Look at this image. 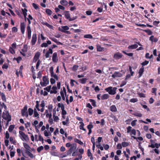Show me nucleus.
<instances>
[{
    "mask_svg": "<svg viewBox=\"0 0 160 160\" xmlns=\"http://www.w3.org/2000/svg\"><path fill=\"white\" fill-rule=\"evenodd\" d=\"M38 138V140L40 141H42V142H43L44 140L43 138L41 136V135L40 134H39V135Z\"/></svg>",
    "mask_w": 160,
    "mask_h": 160,
    "instance_id": "obj_57",
    "label": "nucleus"
},
{
    "mask_svg": "<svg viewBox=\"0 0 160 160\" xmlns=\"http://www.w3.org/2000/svg\"><path fill=\"white\" fill-rule=\"evenodd\" d=\"M46 12L47 14L49 15L50 16L52 15V11L49 9H47L46 10Z\"/></svg>",
    "mask_w": 160,
    "mask_h": 160,
    "instance_id": "obj_28",
    "label": "nucleus"
},
{
    "mask_svg": "<svg viewBox=\"0 0 160 160\" xmlns=\"http://www.w3.org/2000/svg\"><path fill=\"white\" fill-rule=\"evenodd\" d=\"M149 63V61L145 60L141 63V65H142V66H145L147 65Z\"/></svg>",
    "mask_w": 160,
    "mask_h": 160,
    "instance_id": "obj_53",
    "label": "nucleus"
},
{
    "mask_svg": "<svg viewBox=\"0 0 160 160\" xmlns=\"http://www.w3.org/2000/svg\"><path fill=\"white\" fill-rule=\"evenodd\" d=\"M32 5L33 8L36 10L39 9L38 5L35 3H32Z\"/></svg>",
    "mask_w": 160,
    "mask_h": 160,
    "instance_id": "obj_43",
    "label": "nucleus"
},
{
    "mask_svg": "<svg viewBox=\"0 0 160 160\" xmlns=\"http://www.w3.org/2000/svg\"><path fill=\"white\" fill-rule=\"evenodd\" d=\"M42 72L41 71H39L38 73V77L37 78H40L42 77Z\"/></svg>",
    "mask_w": 160,
    "mask_h": 160,
    "instance_id": "obj_55",
    "label": "nucleus"
},
{
    "mask_svg": "<svg viewBox=\"0 0 160 160\" xmlns=\"http://www.w3.org/2000/svg\"><path fill=\"white\" fill-rule=\"evenodd\" d=\"M22 10L23 12L24 17H25L27 15V12L28 11L27 10L26 8H24V9L22 8Z\"/></svg>",
    "mask_w": 160,
    "mask_h": 160,
    "instance_id": "obj_31",
    "label": "nucleus"
},
{
    "mask_svg": "<svg viewBox=\"0 0 160 160\" xmlns=\"http://www.w3.org/2000/svg\"><path fill=\"white\" fill-rule=\"evenodd\" d=\"M41 63V61L40 60H38L37 63L36 65V68L38 69L40 64Z\"/></svg>",
    "mask_w": 160,
    "mask_h": 160,
    "instance_id": "obj_42",
    "label": "nucleus"
},
{
    "mask_svg": "<svg viewBox=\"0 0 160 160\" xmlns=\"http://www.w3.org/2000/svg\"><path fill=\"white\" fill-rule=\"evenodd\" d=\"M69 122V118H66V120L65 121H63L62 122V123L63 125H67L68 126V125L67 124V123H68Z\"/></svg>",
    "mask_w": 160,
    "mask_h": 160,
    "instance_id": "obj_37",
    "label": "nucleus"
},
{
    "mask_svg": "<svg viewBox=\"0 0 160 160\" xmlns=\"http://www.w3.org/2000/svg\"><path fill=\"white\" fill-rule=\"evenodd\" d=\"M50 39L52 41H53L54 42H55V43H57V44L58 45H62V43H61V42H59V41H58V40H57V39H56V38H54V37H51V38H50Z\"/></svg>",
    "mask_w": 160,
    "mask_h": 160,
    "instance_id": "obj_15",
    "label": "nucleus"
},
{
    "mask_svg": "<svg viewBox=\"0 0 160 160\" xmlns=\"http://www.w3.org/2000/svg\"><path fill=\"white\" fill-rule=\"evenodd\" d=\"M28 107L26 105L24 107L23 109L21 110V114L22 116H25L26 118H28V114L27 111Z\"/></svg>",
    "mask_w": 160,
    "mask_h": 160,
    "instance_id": "obj_5",
    "label": "nucleus"
},
{
    "mask_svg": "<svg viewBox=\"0 0 160 160\" xmlns=\"http://www.w3.org/2000/svg\"><path fill=\"white\" fill-rule=\"evenodd\" d=\"M52 61L54 62H57L58 61L57 58V53L56 52H54L52 55Z\"/></svg>",
    "mask_w": 160,
    "mask_h": 160,
    "instance_id": "obj_13",
    "label": "nucleus"
},
{
    "mask_svg": "<svg viewBox=\"0 0 160 160\" xmlns=\"http://www.w3.org/2000/svg\"><path fill=\"white\" fill-rule=\"evenodd\" d=\"M97 11L99 12H102L103 11V6L98 8L97 9Z\"/></svg>",
    "mask_w": 160,
    "mask_h": 160,
    "instance_id": "obj_56",
    "label": "nucleus"
},
{
    "mask_svg": "<svg viewBox=\"0 0 160 160\" xmlns=\"http://www.w3.org/2000/svg\"><path fill=\"white\" fill-rule=\"evenodd\" d=\"M110 110L113 112H116L117 111V108L115 105L111 106L110 107Z\"/></svg>",
    "mask_w": 160,
    "mask_h": 160,
    "instance_id": "obj_16",
    "label": "nucleus"
},
{
    "mask_svg": "<svg viewBox=\"0 0 160 160\" xmlns=\"http://www.w3.org/2000/svg\"><path fill=\"white\" fill-rule=\"evenodd\" d=\"M122 148V146L120 143L118 144L117 146V149H121Z\"/></svg>",
    "mask_w": 160,
    "mask_h": 160,
    "instance_id": "obj_64",
    "label": "nucleus"
},
{
    "mask_svg": "<svg viewBox=\"0 0 160 160\" xmlns=\"http://www.w3.org/2000/svg\"><path fill=\"white\" fill-rule=\"evenodd\" d=\"M53 118L54 121L56 122H57L59 119L58 116H55V115H53Z\"/></svg>",
    "mask_w": 160,
    "mask_h": 160,
    "instance_id": "obj_49",
    "label": "nucleus"
},
{
    "mask_svg": "<svg viewBox=\"0 0 160 160\" xmlns=\"http://www.w3.org/2000/svg\"><path fill=\"white\" fill-rule=\"evenodd\" d=\"M9 140L12 144H15L16 143V141L14 140L13 138L12 137H11L9 138Z\"/></svg>",
    "mask_w": 160,
    "mask_h": 160,
    "instance_id": "obj_34",
    "label": "nucleus"
},
{
    "mask_svg": "<svg viewBox=\"0 0 160 160\" xmlns=\"http://www.w3.org/2000/svg\"><path fill=\"white\" fill-rule=\"evenodd\" d=\"M89 101L93 107H95L96 106V102L95 100L92 99H90Z\"/></svg>",
    "mask_w": 160,
    "mask_h": 160,
    "instance_id": "obj_35",
    "label": "nucleus"
},
{
    "mask_svg": "<svg viewBox=\"0 0 160 160\" xmlns=\"http://www.w3.org/2000/svg\"><path fill=\"white\" fill-rule=\"evenodd\" d=\"M78 66L77 65H74L73 67L72 70L73 71H76L78 69Z\"/></svg>",
    "mask_w": 160,
    "mask_h": 160,
    "instance_id": "obj_51",
    "label": "nucleus"
},
{
    "mask_svg": "<svg viewBox=\"0 0 160 160\" xmlns=\"http://www.w3.org/2000/svg\"><path fill=\"white\" fill-rule=\"evenodd\" d=\"M42 80L43 82H41L40 84L42 87H45L48 84L49 81L48 78L46 76H45L43 77Z\"/></svg>",
    "mask_w": 160,
    "mask_h": 160,
    "instance_id": "obj_4",
    "label": "nucleus"
},
{
    "mask_svg": "<svg viewBox=\"0 0 160 160\" xmlns=\"http://www.w3.org/2000/svg\"><path fill=\"white\" fill-rule=\"evenodd\" d=\"M144 72V68L143 66H142L141 68L140 69L138 72L139 77H141L142 75Z\"/></svg>",
    "mask_w": 160,
    "mask_h": 160,
    "instance_id": "obj_19",
    "label": "nucleus"
},
{
    "mask_svg": "<svg viewBox=\"0 0 160 160\" xmlns=\"http://www.w3.org/2000/svg\"><path fill=\"white\" fill-rule=\"evenodd\" d=\"M108 97H109L108 95L107 94H104L102 95L101 96V98L103 100V99H107L108 98Z\"/></svg>",
    "mask_w": 160,
    "mask_h": 160,
    "instance_id": "obj_33",
    "label": "nucleus"
},
{
    "mask_svg": "<svg viewBox=\"0 0 160 160\" xmlns=\"http://www.w3.org/2000/svg\"><path fill=\"white\" fill-rule=\"evenodd\" d=\"M53 52L52 50L51 49H49V50L46 53L45 56L46 58H49L50 56V54H52Z\"/></svg>",
    "mask_w": 160,
    "mask_h": 160,
    "instance_id": "obj_17",
    "label": "nucleus"
},
{
    "mask_svg": "<svg viewBox=\"0 0 160 160\" xmlns=\"http://www.w3.org/2000/svg\"><path fill=\"white\" fill-rule=\"evenodd\" d=\"M129 69L131 75L132 76L134 72L133 71H132V67L131 66H129Z\"/></svg>",
    "mask_w": 160,
    "mask_h": 160,
    "instance_id": "obj_59",
    "label": "nucleus"
},
{
    "mask_svg": "<svg viewBox=\"0 0 160 160\" xmlns=\"http://www.w3.org/2000/svg\"><path fill=\"white\" fill-rule=\"evenodd\" d=\"M28 114L30 116H31L33 112V110L31 108H29L28 109Z\"/></svg>",
    "mask_w": 160,
    "mask_h": 160,
    "instance_id": "obj_39",
    "label": "nucleus"
},
{
    "mask_svg": "<svg viewBox=\"0 0 160 160\" xmlns=\"http://www.w3.org/2000/svg\"><path fill=\"white\" fill-rule=\"evenodd\" d=\"M84 38H85L91 39L92 38V36L91 35L88 34L84 35Z\"/></svg>",
    "mask_w": 160,
    "mask_h": 160,
    "instance_id": "obj_40",
    "label": "nucleus"
},
{
    "mask_svg": "<svg viewBox=\"0 0 160 160\" xmlns=\"http://www.w3.org/2000/svg\"><path fill=\"white\" fill-rule=\"evenodd\" d=\"M138 94L139 96L141 98H145V95L144 93L139 92L138 93Z\"/></svg>",
    "mask_w": 160,
    "mask_h": 160,
    "instance_id": "obj_63",
    "label": "nucleus"
},
{
    "mask_svg": "<svg viewBox=\"0 0 160 160\" xmlns=\"http://www.w3.org/2000/svg\"><path fill=\"white\" fill-rule=\"evenodd\" d=\"M77 83V82L75 81V80L71 79L70 81V85L72 86H73L74 85V83Z\"/></svg>",
    "mask_w": 160,
    "mask_h": 160,
    "instance_id": "obj_61",
    "label": "nucleus"
},
{
    "mask_svg": "<svg viewBox=\"0 0 160 160\" xmlns=\"http://www.w3.org/2000/svg\"><path fill=\"white\" fill-rule=\"evenodd\" d=\"M122 52L124 54L129 57H132L133 56V53H127L124 51H122Z\"/></svg>",
    "mask_w": 160,
    "mask_h": 160,
    "instance_id": "obj_36",
    "label": "nucleus"
},
{
    "mask_svg": "<svg viewBox=\"0 0 160 160\" xmlns=\"http://www.w3.org/2000/svg\"><path fill=\"white\" fill-rule=\"evenodd\" d=\"M85 2L88 5H91L93 4V1L91 0H86Z\"/></svg>",
    "mask_w": 160,
    "mask_h": 160,
    "instance_id": "obj_38",
    "label": "nucleus"
},
{
    "mask_svg": "<svg viewBox=\"0 0 160 160\" xmlns=\"http://www.w3.org/2000/svg\"><path fill=\"white\" fill-rule=\"evenodd\" d=\"M138 101V99L137 98H132L130 100V101L131 102H133V103H134V102H137Z\"/></svg>",
    "mask_w": 160,
    "mask_h": 160,
    "instance_id": "obj_50",
    "label": "nucleus"
},
{
    "mask_svg": "<svg viewBox=\"0 0 160 160\" xmlns=\"http://www.w3.org/2000/svg\"><path fill=\"white\" fill-rule=\"evenodd\" d=\"M143 31L146 32L149 35H151L152 33V31L149 29L144 30Z\"/></svg>",
    "mask_w": 160,
    "mask_h": 160,
    "instance_id": "obj_24",
    "label": "nucleus"
},
{
    "mask_svg": "<svg viewBox=\"0 0 160 160\" xmlns=\"http://www.w3.org/2000/svg\"><path fill=\"white\" fill-rule=\"evenodd\" d=\"M42 23L43 25L47 26L50 28H52L53 27V26L52 25L49 24L47 22H43Z\"/></svg>",
    "mask_w": 160,
    "mask_h": 160,
    "instance_id": "obj_27",
    "label": "nucleus"
},
{
    "mask_svg": "<svg viewBox=\"0 0 160 160\" xmlns=\"http://www.w3.org/2000/svg\"><path fill=\"white\" fill-rule=\"evenodd\" d=\"M133 115L139 117H141L142 116V115L141 113H139L138 112H135L133 114Z\"/></svg>",
    "mask_w": 160,
    "mask_h": 160,
    "instance_id": "obj_41",
    "label": "nucleus"
},
{
    "mask_svg": "<svg viewBox=\"0 0 160 160\" xmlns=\"http://www.w3.org/2000/svg\"><path fill=\"white\" fill-rule=\"evenodd\" d=\"M60 2L61 4L63 6L67 5L68 3V2L65 0H61Z\"/></svg>",
    "mask_w": 160,
    "mask_h": 160,
    "instance_id": "obj_29",
    "label": "nucleus"
},
{
    "mask_svg": "<svg viewBox=\"0 0 160 160\" xmlns=\"http://www.w3.org/2000/svg\"><path fill=\"white\" fill-rule=\"evenodd\" d=\"M2 117L4 119L7 120L8 122L11 120V115L9 114V112L8 111H4L3 112Z\"/></svg>",
    "mask_w": 160,
    "mask_h": 160,
    "instance_id": "obj_1",
    "label": "nucleus"
},
{
    "mask_svg": "<svg viewBox=\"0 0 160 160\" xmlns=\"http://www.w3.org/2000/svg\"><path fill=\"white\" fill-rule=\"evenodd\" d=\"M69 29V27L67 26H61V28L59 27L58 28V30L62 32H64L65 31L68 30Z\"/></svg>",
    "mask_w": 160,
    "mask_h": 160,
    "instance_id": "obj_12",
    "label": "nucleus"
},
{
    "mask_svg": "<svg viewBox=\"0 0 160 160\" xmlns=\"http://www.w3.org/2000/svg\"><path fill=\"white\" fill-rule=\"evenodd\" d=\"M159 147H160V143L158 144L157 143H152L149 146V147L152 148H158Z\"/></svg>",
    "mask_w": 160,
    "mask_h": 160,
    "instance_id": "obj_14",
    "label": "nucleus"
},
{
    "mask_svg": "<svg viewBox=\"0 0 160 160\" xmlns=\"http://www.w3.org/2000/svg\"><path fill=\"white\" fill-rule=\"evenodd\" d=\"M1 97H2V101L4 102H6V97H5V96L4 94L3 93H1Z\"/></svg>",
    "mask_w": 160,
    "mask_h": 160,
    "instance_id": "obj_47",
    "label": "nucleus"
},
{
    "mask_svg": "<svg viewBox=\"0 0 160 160\" xmlns=\"http://www.w3.org/2000/svg\"><path fill=\"white\" fill-rule=\"evenodd\" d=\"M25 126L26 128H28V127L30 126L31 124L30 122H28L27 123H25Z\"/></svg>",
    "mask_w": 160,
    "mask_h": 160,
    "instance_id": "obj_54",
    "label": "nucleus"
},
{
    "mask_svg": "<svg viewBox=\"0 0 160 160\" xmlns=\"http://www.w3.org/2000/svg\"><path fill=\"white\" fill-rule=\"evenodd\" d=\"M27 20L28 21V24L27 25V38L28 39H30L31 38V28L30 27V24L31 23V22L30 19L28 18H27Z\"/></svg>",
    "mask_w": 160,
    "mask_h": 160,
    "instance_id": "obj_3",
    "label": "nucleus"
},
{
    "mask_svg": "<svg viewBox=\"0 0 160 160\" xmlns=\"http://www.w3.org/2000/svg\"><path fill=\"white\" fill-rule=\"evenodd\" d=\"M37 40V35L36 33H34L32 35L31 40V44L32 45H33L35 44Z\"/></svg>",
    "mask_w": 160,
    "mask_h": 160,
    "instance_id": "obj_9",
    "label": "nucleus"
},
{
    "mask_svg": "<svg viewBox=\"0 0 160 160\" xmlns=\"http://www.w3.org/2000/svg\"><path fill=\"white\" fill-rule=\"evenodd\" d=\"M15 127V126L14 125H10L8 129V130L10 132H11L14 129V128Z\"/></svg>",
    "mask_w": 160,
    "mask_h": 160,
    "instance_id": "obj_30",
    "label": "nucleus"
},
{
    "mask_svg": "<svg viewBox=\"0 0 160 160\" xmlns=\"http://www.w3.org/2000/svg\"><path fill=\"white\" fill-rule=\"evenodd\" d=\"M160 23V22L159 21H154L153 22V24L154 26H158V24H159Z\"/></svg>",
    "mask_w": 160,
    "mask_h": 160,
    "instance_id": "obj_60",
    "label": "nucleus"
},
{
    "mask_svg": "<svg viewBox=\"0 0 160 160\" xmlns=\"http://www.w3.org/2000/svg\"><path fill=\"white\" fill-rule=\"evenodd\" d=\"M123 55L119 52H118L114 54L113 58L116 59H119L121 58Z\"/></svg>",
    "mask_w": 160,
    "mask_h": 160,
    "instance_id": "obj_11",
    "label": "nucleus"
},
{
    "mask_svg": "<svg viewBox=\"0 0 160 160\" xmlns=\"http://www.w3.org/2000/svg\"><path fill=\"white\" fill-rule=\"evenodd\" d=\"M146 120L148 122H146V121H144L142 120H140V122H142V123H145V124H148V122H151V120L150 119H148V118H147L146 119Z\"/></svg>",
    "mask_w": 160,
    "mask_h": 160,
    "instance_id": "obj_32",
    "label": "nucleus"
},
{
    "mask_svg": "<svg viewBox=\"0 0 160 160\" xmlns=\"http://www.w3.org/2000/svg\"><path fill=\"white\" fill-rule=\"evenodd\" d=\"M8 67V64L5 63L2 66V68L3 69H7Z\"/></svg>",
    "mask_w": 160,
    "mask_h": 160,
    "instance_id": "obj_62",
    "label": "nucleus"
},
{
    "mask_svg": "<svg viewBox=\"0 0 160 160\" xmlns=\"http://www.w3.org/2000/svg\"><path fill=\"white\" fill-rule=\"evenodd\" d=\"M64 13L65 18L69 20V21H73L76 19V17L75 18L73 17L72 18H71L70 17L69 11H65L64 12Z\"/></svg>",
    "mask_w": 160,
    "mask_h": 160,
    "instance_id": "obj_6",
    "label": "nucleus"
},
{
    "mask_svg": "<svg viewBox=\"0 0 160 160\" xmlns=\"http://www.w3.org/2000/svg\"><path fill=\"white\" fill-rule=\"evenodd\" d=\"M122 74L120 73L119 72H115L114 74H112V77L113 78H115L116 77H121L122 76Z\"/></svg>",
    "mask_w": 160,
    "mask_h": 160,
    "instance_id": "obj_8",
    "label": "nucleus"
},
{
    "mask_svg": "<svg viewBox=\"0 0 160 160\" xmlns=\"http://www.w3.org/2000/svg\"><path fill=\"white\" fill-rule=\"evenodd\" d=\"M12 32H16L18 31L17 28L15 27H12Z\"/></svg>",
    "mask_w": 160,
    "mask_h": 160,
    "instance_id": "obj_52",
    "label": "nucleus"
},
{
    "mask_svg": "<svg viewBox=\"0 0 160 160\" xmlns=\"http://www.w3.org/2000/svg\"><path fill=\"white\" fill-rule=\"evenodd\" d=\"M149 40L152 42H156L158 41V39L156 38H154L153 35H152L150 37Z\"/></svg>",
    "mask_w": 160,
    "mask_h": 160,
    "instance_id": "obj_18",
    "label": "nucleus"
},
{
    "mask_svg": "<svg viewBox=\"0 0 160 160\" xmlns=\"http://www.w3.org/2000/svg\"><path fill=\"white\" fill-rule=\"evenodd\" d=\"M9 51L12 54H14L15 53V51H14V49L13 48L11 47H9Z\"/></svg>",
    "mask_w": 160,
    "mask_h": 160,
    "instance_id": "obj_44",
    "label": "nucleus"
},
{
    "mask_svg": "<svg viewBox=\"0 0 160 160\" xmlns=\"http://www.w3.org/2000/svg\"><path fill=\"white\" fill-rule=\"evenodd\" d=\"M58 108H61L62 111L64 110V105L62 103H59L58 104Z\"/></svg>",
    "mask_w": 160,
    "mask_h": 160,
    "instance_id": "obj_25",
    "label": "nucleus"
},
{
    "mask_svg": "<svg viewBox=\"0 0 160 160\" xmlns=\"http://www.w3.org/2000/svg\"><path fill=\"white\" fill-rule=\"evenodd\" d=\"M122 146L124 147L129 145V144L128 142H123L122 143Z\"/></svg>",
    "mask_w": 160,
    "mask_h": 160,
    "instance_id": "obj_46",
    "label": "nucleus"
},
{
    "mask_svg": "<svg viewBox=\"0 0 160 160\" xmlns=\"http://www.w3.org/2000/svg\"><path fill=\"white\" fill-rule=\"evenodd\" d=\"M49 71L50 73L51 76V77H52L55 74L53 72V68L52 67H51L50 68Z\"/></svg>",
    "mask_w": 160,
    "mask_h": 160,
    "instance_id": "obj_26",
    "label": "nucleus"
},
{
    "mask_svg": "<svg viewBox=\"0 0 160 160\" xmlns=\"http://www.w3.org/2000/svg\"><path fill=\"white\" fill-rule=\"evenodd\" d=\"M23 143L24 147L26 149V150H30L31 148L25 142H23Z\"/></svg>",
    "mask_w": 160,
    "mask_h": 160,
    "instance_id": "obj_22",
    "label": "nucleus"
},
{
    "mask_svg": "<svg viewBox=\"0 0 160 160\" xmlns=\"http://www.w3.org/2000/svg\"><path fill=\"white\" fill-rule=\"evenodd\" d=\"M138 47V45L137 44H134L129 46L128 48L129 49H133L137 48Z\"/></svg>",
    "mask_w": 160,
    "mask_h": 160,
    "instance_id": "obj_20",
    "label": "nucleus"
},
{
    "mask_svg": "<svg viewBox=\"0 0 160 160\" xmlns=\"http://www.w3.org/2000/svg\"><path fill=\"white\" fill-rule=\"evenodd\" d=\"M104 49L103 48L101 47L99 45L97 46V50L98 51L102 52Z\"/></svg>",
    "mask_w": 160,
    "mask_h": 160,
    "instance_id": "obj_23",
    "label": "nucleus"
},
{
    "mask_svg": "<svg viewBox=\"0 0 160 160\" xmlns=\"http://www.w3.org/2000/svg\"><path fill=\"white\" fill-rule=\"evenodd\" d=\"M19 137L23 141H28L29 140V138L28 135H26L22 131H19Z\"/></svg>",
    "mask_w": 160,
    "mask_h": 160,
    "instance_id": "obj_2",
    "label": "nucleus"
},
{
    "mask_svg": "<svg viewBox=\"0 0 160 160\" xmlns=\"http://www.w3.org/2000/svg\"><path fill=\"white\" fill-rule=\"evenodd\" d=\"M64 93L66 95V91H61L60 94L63 100H65V97L64 96Z\"/></svg>",
    "mask_w": 160,
    "mask_h": 160,
    "instance_id": "obj_21",
    "label": "nucleus"
},
{
    "mask_svg": "<svg viewBox=\"0 0 160 160\" xmlns=\"http://www.w3.org/2000/svg\"><path fill=\"white\" fill-rule=\"evenodd\" d=\"M87 128L88 129H91L93 128V126L92 124L91 123H90V124L87 126Z\"/></svg>",
    "mask_w": 160,
    "mask_h": 160,
    "instance_id": "obj_58",
    "label": "nucleus"
},
{
    "mask_svg": "<svg viewBox=\"0 0 160 160\" xmlns=\"http://www.w3.org/2000/svg\"><path fill=\"white\" fill-rule=\"evenodd\" d=\"M20 30L22 34H24L25 32V24L24 22H21L20 25Z\"/></svg>",
    "mask_w": 160,
    "mask_h": 160,
    "instance_id": "obj_10",
    "label": "nucleus"
},
{
    "mask_svg": "<svg viewBox=\"0 0 160 160\" xmlns=\"http://www.w3.org/2000/svg\"><path fill=\"white\" fill-rule=\"evenodd\" d=\"M39 101H36V105L35 106L36 108L38 111H40V109L39 108Z\"/></svg>",
    "mask_w": 160,
    "mask_h": 160,
    "instance_id": "obj_45",
    "label": "nucleus"
},
{
    "mask_svg": "<svg viewBox=\"0 0 160 160\" xmlns=\"http://www.w3.org/2000/svg\"><path fill=\"white\" fill-rule=\"evenodd\" d=\"M43 149V147L42 146H41L37 148V151L38 152H40Z\"/></svg>",
    "mask_w": 160,
    "mask_h": 160,
    "instance_id": "obj_48",
    "label": "nucleus"
},
{
    "mask_svg": "<svg viewBox=\"0 0 160 160\" xmlns=\"http://www.w3.org/2000/svg\"><path fill=\"white\" fill-rule=\"evenodd\" d=\"M40 55V53L39 52H38L35 54L33 58V62H35L37 61L39 59V58Z\"/></svg>",
    "mask_w": 160,
    "mask_h": 160,
    "instance_id": "obj_7",
    "label": "nucleus"
}]
</instances>
